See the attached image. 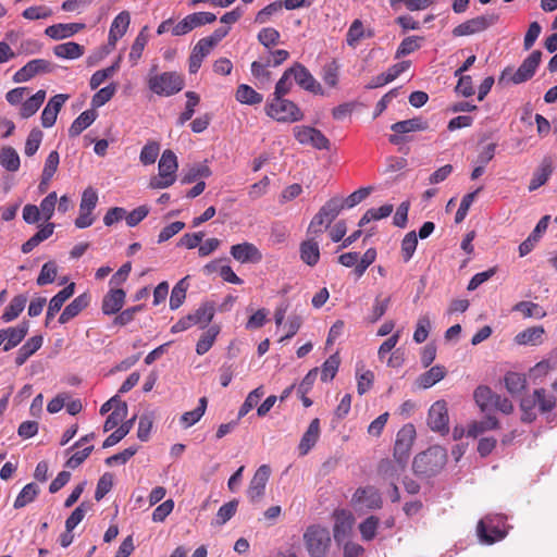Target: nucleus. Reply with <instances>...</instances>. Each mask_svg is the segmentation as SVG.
Returning a JSON list of instances; mask_svg holds the SVG:
<instances>
[{
  "instance_id": "1",
  "label": "nucleus",
  "mask_w": 557,
  "mask_h": 557,
  "mask_svg": "<svg viewBox=\"0 0 557 557\" xmlns=\"http://www.w3.org/2000/svg\"><path fill=\"white\" fill-rule=\"evenodd\" d=\"M304 545L310 557H327L332 539L326 527L311 524L302 534Z\"/></svg>"
},
{
  "instance_id": "2",
  "label": "nucleus",
  "mask_w": 557,
  "mask_h": 557,
  "mask_svg": "<svg viewBox=\"0 0 557 557\" xmlns=\"http://www.w3.org/2000/svg\"><path fill=\"white\" fill-rule=\"evenodd\" d=\"M445 463V449L440 446H432L414 457L412 468L416 474L431 476L441 471Z\"/></svg>"
},
{
  "instance_id": "3",
  "label": "nucleus",
  "mask_w": 557,
  "mask_h": 557,
  "mask_svg": "<svg viewBox=\"0 0 557 557\" xmlns=\"http://www.w3.org/2000/svg\"><path fill=\"white\" fill-rule=\"evenodd\" d=\"M343 209L344 201L342 198L333 197L327 200L312 218L307 234H322L324 230L331 226Z\"/></svg>"
},
{
  "instance_id": "4",
  "label": "nucleus",
  "mask_w": 557,
  "mask_h": 557,
  "mask_svg": "<svg viewBox=\"0 0 557 557\" xmlns=\"http://www.w3.org/2000/svg\"><path fill=\"white\" fill-rule=\"evenodd\" d=\"M265 112L270 117L283 123L298 122L304 119V113L297 104L284 98H273L265 106Z\"/></svg>"
},
{
  "instance_id": "5",
  "label": "nucleus",
  "mask_w": 557,
  "mask_h": 557,
  "mask_svg": "<svg viewBox=\"0 0 557 557\" xmlns=\"http://www.w3.org/2000/svg\"><path fill=\"white\" fill-rule=\"evenodd\" d=\"M148 86L153 94L169 97L180 92L184 88V79L175 72H164L150 75Z\"/></svg>"
},
{
  "instance_id": "6",
  "label": "nucleus",
  "mask_w": 557,
  "mask_h": 557,
  "mask_svg": "<svg viewBox=\"0 0 557 557\" xmlns=\"http://www.w3.org/2000/svg\"><path fill=\"white\" fill-rule=\"evenodd\" d=\"M541 59L542 52L540 50H534L527 59L523 60L515 73H512L510 69H505L498 79V83L502 84L505 81H508L513 84H521L529 81L535 74L536 69L541 63Z\"/></svg>"
},
{
  "instance_id": "7",
  "label": "nucleus",
  "mask_w": 557,
  "mask_h": 557,
  "mask_svg": "<svg viewBox=\"0 0 557 557\" xmlns=\"http://www.w3.org/2000/svg\"><path fill=\"white\" fill-rule=\"evenodd\" d=\"M214 317V306L210 302L202 304L194 313L187 314L180 319L171 327L172 333H180L188 330L194 325H199L201 329L206 327Z\"/></svg>"
},
{
  "instance_id": "8",
  "label": "nucleus",
  "mask_w": 557,
  "mask_h": 557,
  "mask_svg": "<svg viewBox=\"0 0 557 557\" xmlns=\"http://www.w3.org/2000/svg\"><path fill=\"white\" fill-rule=\"evenodd\" d=\"M502 517L492 518L490 516L480 520L476 527V533L481 543L493 544L503 540L507 532L500 528Z\"/></svg>"
},
{
  "instance_id": "9",
  "label": "nucleus",
  "mask_w": 557,
  "mask_h": 557,
  "mask_svg": "<svg viewBox=\"0 0 557 557\" xmlns=\"http://www.w3.org/2000/svg\"><path fill=\"white\" fill-rule=\"evenodd\" d=\"M499 16L497 14H485L473 18H470L453 29L455 37L470 36L476 33H481L488 27L495 25L498 22Z\"/></svg>"
},
{
  "instance_id": "10",
  "label": "nucleus",
  "mask_w": 557,
  "mask_h": 557,
  "mask_svg": "<svg viewBox=\"0 0 557 557\" xmlns=\"http://www.w3.org/2000/svg\"><path fill=\"white\" fill-rule=\"evenodd\" d=\"M294 136L301 145H310L319 150H329L330 140L322 134L321 131L311 126H296L294 127Z\"/></svg>"
},
{
  "instance_id": "11",
  "label": "nucleus",
  "mask_w": 557,
  "mask_h": 557,
  "mask_svg": "<svg viewBox=\"0 0 557 557\" xmlns=\"http://www.w3.org/2000/svg\"><path fill=\"white\" fill-rule=\"evenodd\" d=\"M429 128L428 122L422 117H413L409 120H404L394 123L391 126V129L395 133L392 134L388 138L389 143L393 145H399L403 143L404 138L403 134L412 133V132H422Z\"/></svg>"
},
{
  "instance_id": "12",
  "label": "nucleus",
  "mask_w": 557,
  "mask_h": 557,
  "mask_svg": "<svg viewBox=\"0 0 557 557\" xmlns=\"http://www.w3.org/2000/svg\"><path fill=\"white\" fill-rule=\"evenodd\" d=\"M354 524L355 518L350 511L345 509L335 510L333 527L334 540L338 544L346 541L352 532Z\"/></svg>"
},
{
  "instance_id": "13",
  "label": "nucleus",
  "mask_w": 557,
  "mask_h": 557,
  "mask_svg": "<svg viewBox=\"0 0 557 557\" xmlns=\"http://www.w3.org/2000/svg\"><path fill=\"white\" fill-rule=\"evenodd\" d=\"M416 429L413 424H405L396 435L394 458H400L401 460L405 459L408 461Z\"/></svg>"
},
{
  "instance_id": "14",
  "label": "nucleus",
  "mask_w": 557,
  "mask_h": 557,
  "mask_svg": "<svg viewBox=\"0 0 557 557\" xmlns=\"http://www.w3.org/2000/svg\"><path fill=\"white\" fill-rule=\"evenodd\" d=\"M448 408L445 400L435 401L430 410L428 417L429 426L436 432H448Z\"/></svg>"
},
{
  "instance_id": "15",
  "label": "nucleus",
  "mask_w": 557,
  "mask_h": 557,
  "mask_svg": "<svg viewBox=\"0 0 557 557\" xmlns=\"http://www.w3.org/2000/svg\"><path fill=\"white\" fill-rule=\"evenodd\" d=\"M29 323L22 321L13 327L0 330V346L3 345V350L9 351L16 347L27 335Z\"/></svg>"
},
{
  "instance_id": "16",
  "label": "nucleus",
  "mask_w": 557,
  "mask_h": 557,
  "mask_svg": "<svg viewBox=\"0 0 557 557\" xmlns=\"http://www.w3.org/2000/svg\"><path fill=\"white\" fill-rule=\"evenodd\" d=\"M52 71V66L49 61L45 59H34L27 62L13 75L14 83L28 82L37 74L49 73Z\"/></svg>"
},
{
  "instance_id": "17",
  "label": "nucleus",
  "mask_w": 557,
  "mask_h": 557,
  "mask_svg": "<svg viewBox=\"0 0 557 557\" xmlns=\"http://www.w3.org/2000/svg\"><path fill=\"white\" fill-rule=\"evenodd\" d=\"M321 235L322 234H307V239L300 243V259L309 267H314L320 260L319 238Z\"/></svg>"
},
{
  "instance_id": "18",
  "label": "nucleus",
  "mask_w": 557,
  "mask_h": 557,
  "mask_svg": "<svg viewBox=\"0 0 557 557\" xmlns=\"http://www.w3.org/2000/svg\"><path fill=\"white\" fill-rule=\"evenodd\" d=\"M270 474L271 468L268 465H262L257 469L247 491L251 502H257L263 496Z\"/></svg>"
},
{
  "instance_id": "19",
  "label": "nucleus",
  "mask_w": 557,
  "mask_h": 557,
  "mask_svg": "<svg viewBox=\"0 0 557 557\" xmlns=\"http://www.w3.org/2000/svg\"><path fill=\"white\" fill-rule=\"evenodd\" d=\"M289 72L301 88L313 94H322L321 85L302 64L296 63L289 67Z\"/></svg>"
},
{
  "instance_id": "20",
  "label": "nucleus",
  "mask_w": 557,
  "mask_h": 557,
  "mask_svg": "<svg viewBox=\"0 0 557 557\" xmlns=\"http://www.w3.org/2000/svg\"><path fill=\"white\" fill-rule=\"evenodd\" d=\"M126 293L122 288L111 286L103 296L101 310L106 315H112L121 311L125 304Z\"/></svg>"
},
{
  "instance_id": "21",
  "label": "nucleus",
  "mask_w": 557,
  "mask_h": 557,
  "mask_svg": "<svg viewBox=\"0 0 557 557\" xmlns=\"http://www.w3.org/2000/svg\"><path fill=\"white\" fill-rule=\"evenodd\" d=\"M232 257L242 263H258L262 260V253L251 243H242L231 247Z\"/></svg>"
},
{
  "instance_id": "22",
  "label": "nucleus",
  "mask_w": 557,
  "mask_h": 557,
  "mask_svg": "<svg viewBox=\"0 0 557 557\" xmlns=\"http://www.w3.org/2000/svg\"><path fill=\"white\" fill-rule=\"evenodd\" d=\"M407 466V460H401L400 458L383 459L379 463V474L385 480H389L392 482H396V480L400 476V474L405 471Z\"/></svg>"
},
{
  "instance_id": "23",
  "label": "nucleus",
  "mask_w": 557,
  "mask_h": 557,
  "mask_svg": "<svg viewBox=\"0 0 557 557\" xmlns=\"http://www.w3.org/2000/svg\"><path fill=\"white\" fill-rule=\"evenodd\" d=\"M129 23L131 15L127 11H122L114 17L109 30V46H111L112 48L115 47L117 40L121 39L127 32Z\"/></svg>"
},
{
  "instance_id": "24",
  "label": "nucleus",
  "mask_w": 557,
  "mask_h": 557,
  "mask_svg": "<svg viewBox=\"0 0 557 557\" xmlns=\"http://www.w3.org/2000/svg\"><path fill=\"white\" fill-rule=\"evenodd\" d=\"M550 216L544 215L532 233L528 236L525 240H523L519 246V255L520 257H524L528 253H530L533 248L535 247V244L540 240L541 236L546 232L548 224H549Z\"/></svg>"
},
{
  "instance_id": "25",
  "label": "nucleus",
  "mask_w": 557,
  "mask_h": 557,
  "mask_svg": "<svg viewBox=\"0 0 557 557\" xmlns=\"http://www.w3.org/2000/svg\"><path fill=\"white\" fill-rule=\"evenodd\" d=\"M352 500L369 509H376L382 505L381 495L373 486L358 488L354 494Z\"/></svg>"
},
{
  "instance_id": "26",
  "label": "nucleus",
  "mask_w": 557,
  "mask_h": 557,
  "mask_svg": "<svg viewBox=\"0 0 557 557\" xmlns=\"http://www.w3.org/2000/svg\"><path fill=\"white\" fill-rule=\"evenodd\" d=\"M553 173V159L544 157L539 168L534 171L529 184V190L534 191L543 186Z\"/></svg>"
},
{
  "instance_id": "27",
  "label": "nucleus",
  "mask_w": 557,
  "mask_h": 557,
  "mask_svg": "<svg viewBox=\"0 0 557 557\" xmlns=\"http://www.w3.org/2000/svg\"><path fill=\"white\" fill-rule=\"evenodd\" d=\"M90 297L87 294L77 296L72 302H70L59 317L61 324L67 323L70 320L79 314L88 305Z\"/></svg>"
},
{
  "instance_id": "28",
  "label": "nucleus",
  "mask_w": 557,
  "mask_h": 557,
  "mask_svg": "<svg viewBox=\"0 0 557 557\" xmlns=\"http://www.w3.org/2000/svg\"><path fill=\"white\" fill-rule=\"evenodd\" d=\"M320 436V420L314 418L307 431L304 433L298 449L300 455L305 456L309 453V450L315 445Z\"/></svg>"
},
{
  "instance_id": "29",
  "label": "nucleus",
  "mask_w": 557,
  "mask_h": 557,
  "mask_svg": "<svg viewBox=\"0 0 557 557\" xmlns=\"http://www.w3.org/2000/svg\"><path fill=\"white\" fill-rule=\"evenodd\" d=\"M85 27L84 24L69 23L48 26L45 34L52 39L60 40L73 36Z\"/></svg>"
},
{
  "instance_id": "30",
  "label": "nucleus",
  "mask_w": 557,
  "mask_h": 557,
  "mask_svg": "<svg viewBox=\"0 0 557 557\" xmlns=\"http://www.w3.org/2000/svg\"><path fill=\"white\" fill-rule=\"evenodd\" d=\"M545 330L543 326H531L515 336V342L518 345L536 346L542 344Z\"/></svg>"
},
{
  "instance_id": "31",
  "label": "nucleus",
  "mask_w": 557,
  "mask_h": 557,
  "mask_svg": "<svg viewBox=\"0 0 557 557\" xmlns=\"http://www.w3.org/2000/svg\"><path fill=\"white\" fill-rule=\"evenodd\" d=\"M75 289V284L71 283L67 286H65L62 290H60L57 295H54L48 306L47 310V323L51 318L54 317L55 313H58L61 308L63 307L64 302L73 296Z\"/></svg>"
},
{
  "instance_id": "32",
  "label": "nucleus",
  "mask_w": 557,
  "mask_h": 557,
  "mask_svg": "<svg viewBox=\"0 0 557 557\" xmlns=\"http://www.w3.org/2000/svg\"><path fill=\"white\" fill-rule=\"evenodd\" d=\"M97 112L94 109L82 112L71 124L69 135L76 137L81 135L87 127H89L97 119Z\"/></svg>"
},
{
  "instance_id": "33",
  "label": "nucleus",
  "mask_w": 557,
  "mask_h": 557,
  "mask_svg": "<svg viewBox=\"0 0 557 557\" xmlns=\"http://www.w3.org/2000/svg\"><path fill=\"white\" fill-rule=\"evenodd\" d=\"M44 343L41 335L30 337L18 350L15 357L16 366H23L27 359L33 356Z\"/></svg>"
},
{
  "instance_id": "34",
  "label": "nucleus",
  "mask_w": 557,
  "mask_h": 557,
  "mask_svg": "<svg viewBox=\"0 0 557 557\" xmlns=\"http://www.w3.org/2000/svg\"><path fill=\"white\" fill-rule=\"evenodd\" d=\"M177 168L178 163L175 153L170 149L164 150L158 164L159 176L176 178L175 173Z\"/></svg>"
},
{
  "instance_id": "35",
  "label": "nucleus",
  "mask_w": 557,
  "mask_h": 557,
  "mask_svg": "<svg viewBox=\"0 0 557 557\" xmlns=\"http://www.w3.org/2000/svg\"><path fill=\"white\" fill-rule=\"evenodd\" d=\"M446 373V369L443 366H434L418 377V386L423 389L429 388L443 380Z\"/></svg>"
},
{
  "instance_id": "36",
  "label": "nucleus",
  "mask_w": 557,
  "mask_h": 557,
  "mask_svg": "<svg viewBox=\"0 0 557 557\" xmlns=\"http://www.w3.org/2000/svg\"><path fill=\"white\" fill-rule=\"evenodd\" d=\"M499 428V422L494 416H487L481 421H474L469 424L467 435L470 437H478L484 432L496 430Z\"/></svg>"
},
{
  "instance_id": "37",
  "label": "nucleus",
  "mask_w": 557,
  "mask_h": 557,
  "mask_svg": "<svg viewBox=\"0 0 557 557\" xmlns=\"http://www.w3.org/2000/svg\"><path fill=\"white\" fill-rule=\"evenodd\" d=\"M46 99V91L38 90L35 95L24 101L21 106L20 114L23 119H28L34 115L41 107Z\"/></svg>"
},
{
  "instance_id": "38",
  "label": "nucleus",
  "mask_w": 557,
  "mask_h": 557,
  "mask_svg": "<svg viewBox=\"0 0 557 557\" xmlns=\"http://www.w3.org/2000/svg\"><path fill=\"white\" fill-rule=\"evenodd\" d=\"M27 302V297L25 295H17L12 298L9 306L5 308L4 312L1 315V320L5 323L15 320L21 312L24 310Z\"/></svg>"
},
{
  "instance_id": "39",
  "label": "nucleus",
  "mask_w": 557,
  "mask_h": 557,
  "mask_svg": "<svg viewBox=\"0 0 557 557\" xmlns=\"http://www.w3.org/2000/svg\"><path fill=\"white\" fill-rule=\"evenodd\" d=\"M208 400L206 397L199 399L198 406L191 411L183 413L180 418V422L184 429H188L196 424L205 414L207 409Z\"/></svg>"
},
{
  "instance_id": "40",
  "label": "nucleus",
  "mask_w": 557,
  "mask_h": 557,
  "mask_svg": "<svg viewBox=\"0 0 557 557\" xmlns=\"http://www.w3.org/2000/svg\"><path fill=\"white\" fill-rule=\"evenodd\" d=\"M53 52L58 58L62 59H78L84 54V47L74 41H67L57 45Z\"/></svg>"
},
{
  "instance_id": "41",
  "label": "nucleus",
  "mask_w": 557,
  "mask_h": 557,
  "mask_svg": "<svg viewBox=\"0 0 557 557\" xmlns=\"http://www.w3.org/2000/svg\"><path fill=\"white\" fill-rule=\"evenodd\" d=\"M236 100L244 104H259L262 102L263 97L257 92L252 87L246 84H240L235 94Z\"/></svg>"
},
{
  "instance_id": "42",
  "label": "nucleus",
  "mask_w": 557,
  "mask_h": 557,
  "mask_svg": "<svg viewBox=\"0 0 557 557\" xmlns=\"http://www.w3.org/2000/svg\"><path fill=\"white\" fill-rule=\"evenodd\" d=\"M512 311L521 312L524 318L543 319L546 311L536 302L519 301L512 307Z\"/></svg>"
},
{
  "instance_id": "43",
  "label": "nucleus",
  "mask_w": 557,
  "mask_h": 557,
  "mask_svg": "<svg viewBox=\"0 0 557 557\" xmlns=\"http://www.w3.org/2000/svg\"><path fill=\"white\" fill-rule=\"evenodd\" d=\"M0 164L7 171L16 172L20 169V157L16 150L10 146L0 150Z\"/></svg>"
},
{
  "instance_id": "44",
  "label": "nucleus",
  "mask_w": 557,
  "mask_h": 557,
  "mask_svg": "<svg viewBox=\"0 0 557 557\" xmlns=\"http://www.w3.org/2000/svg\"><path fill=\"white\" fill-rule=\"evenodd\" d=\"M188 278H189V276L183 277L173 287L171 296H170V308L172 310H176L183 305V302L186 298V292L189 286Z\"/></svg>"
},
{
  "instance_id": "45",
  "label": "nucleus",
  "mask_w": 557,
  "mask_h": 557,
  "mask_svg": "<svg viewBox=\"0 0 557 557\" xmlns=\"http://www.w3.org/2000/svg\"><path fill=\"white\" fill-rule=\"evenodd\" d=\"M148 26H144L135 38L128 54L132 65H136L141 58L143 51L148 42V35L146 34Z\"/></svg>"
},
{
  "instance_id": "46",
  "label": "nucleus",
  "mask_w": 557,
  "mask_h": 557,
  "mask_svg": "<svg viewBox=\"0 0 557 557\" xmlns=\"http://www.w3.org/2000/svg\"><path fill=\"white\" fill-rule=\"evenodd\" d=\"M211 171L208 165L203 163L193 164L184 171L182 183L190 184L196 182L198 178L209 177Z\"/></svg>"
},
{
  "instance_id": "47",
  "label": "nucleus",
  "mask_w": 557,
  "mask_h": 557,
  "mask_svg": "<svg viewBox=\"0 0 557 557\" xmlns=\"http://www.w3.org/2000/svg\"><path fill=\"white\" fill-rule=\"evenodd\" d=\"M366 36L371 37L372 33L369 30L366 34L363 23L360 20H355L346 34V42L349 47L355 48Z\"/></svg>"
},
{
  "instance_id": "48",
  "label": "nucleus",
  "mask_w": 557,
  "mask_h": 557,
  "mask_svg": "<svg viewBox=\"0 0 557 557\" xmlns=\"http://www.w3.org/2000/svg\"><path fill=\"white\" fill-rule=\"evenodd\" d=\"M495 396L496 394L485 385L478 386L473 394L474 400L482 411L492 408Z\"/></svg>"
},
{
  "instance_id": "49",
  "label": "nucleus",
  "mask_w": 557,
  "mask_h": 557,
  "mask_svg": "<svg viewBox=\"0 0 557 557\" xmlns=\"http://www.w3.org/2000/svg\"><path fill=\"white\" fill-rule=\"evenodd\" d=\"M126 414L127 404L125 401H119V405H116L113 411L108 416L103 425V431L109 432L116 428Z\"/></svg>"
},
{
  "instance_id": "50",
  "label": "nucleus",
  "mask_w": 557,
  "mask_h": 557,
  "mask_svg": "<svg viewBox=\"0 0 557 557\" xmlns=\"http://www.w3.org/2000/svg\"><path fill=\"white\" fill-rule=\"evenodd\" d=\"M220 329L216 325L209 327L205 331L196 345V352L198 355H205L214 344Z\"/></svg>"
},
{
  "instance_id": "51",
  "label": "nucleus",
  "mask_w": 557,
  "mask_h": 557,
  "mask_svg": "<svg viewBox=\"0 0 557 557\" xmlns=\"http://www.w3.org/2000/svg\"><path fill=\"white\" fill-rule=\"evenodd\" d=\"M136 417L123 422L113 433H111L103 442V448L111 447L123 440L132 430Z\"/></svg>"
},
{
  "instance_id": "52",
  "label": "nucleus",
  "mask_w": 557,
  "mask_h": 557,
  "mask_svg": "<svg viewBox=\"0 0 557 557\" xmlns=\"http://www.w3.org/2000/svg\"><path fill=\"white\" fill-rule=\"evenodd\" d=\"M39 493L35 483L26 484L14 500V508L20 509L32 503Z\"/></svg>"
},
{
  "instance_id": "53",
  "label": "nucleus",
  "mask_w": 557,
  "mask_h": 557,
  "mask_svg": "<svg viewBox=\"0 0 557 557\" xmlns=\"http://www.w3.org/2000/svg\"><path fill=\"white\" fill-rule=\"evenodd\" d=\"M505 386L511 395L520 394L527 385L524 375L517 372H508L505 377Z\"/></svg>"
},
{
  "instance_id": "54",
  "label": "nucleus",
  "mask_w": 557,
  "mask_h": 557,
  "mask_svg": "<svg viewBox=\"0 0 557 557\" xmlns=\"http://www.w3.org/2000/svg\"><path fill=\"white\" fill-rule=\"evenodd\" d=\"M391 304V297L382 295H377L374 299V304L372 306V310L368 317V321L370 323L377 322L386 312Z\"/></svg>"
},
{
  "instance_id": "55",
  "label": "nucleus",
  "mask_w": 557,
  "mask_h": 557,
  "mask_svg": "<svg viewBox=\"0 0 557 557\" xmlns=\"http://www.w3.org/2000/svg\"><path fill=\"white\" fill-rule=\"evenodd\" d=\"M116 89L117 85L115 83H111L110 85L99 89L91 98L92 109L100 108L109 102L115 95Z\"/></svg>"
},
{
  "instance_id": "56",
  "label": "nucleus",
  "mask_w": 557,
  "mask_h": 557,
  "mask_svg": "<svg viewBox=\"0 0 557 557\" xmlns=\"http://www.w3.org/2000/svg\"><path fill=\"white\" fill-rule=\"evenodd\" d=\"M186 106L185 110L181 113V115L177 119L178 125H184L187 121H189L194 113L195 108L199 104L200 97L195 91H187L186 92Z\"/></svg>"
},
{
  "instance_id": "57",
  "label": "nucleus",
  "mask_w": 557,
  "mask_h": 557,
  "mask_svg": "<svg viewBox=\"0 0 557 557\" xmlns=\"http://www.w3.org/2000/svg\"><path fill=\"white\" fill-rule=\"evenodd\" d=\"M263 395H264L263 386H259V387L255 388L253 391H251L247 395L242 407L239 408L238 419H242L243 417H245L253 407H256L258 405V403L260 401V399L263 397Z\"/></svg>"
},
{
  "instance_id": "58",
  "label": "nucleus",
  "mask_w": 557,
  "mask_h": 557,
  "mask_svg": "<svg viewBox=\"0 0 557 557\" xmlns=\"http://www.w3.org/2000/svg\"><path fill=\"white\" fill-rule=\"evenodd\" d=\"M339 363L341 359L337 352L330 356L321 367V380L323 382L333 380L338 371Z\"/></svg>"
},
{
  "instance_id": "59",
  "label": "nucleus",
  "mask_w": 557,
  "mask_h": 557,
  "mask_svg": "<svg viewBox=\"0 0 557 557\" xmlns=\"http://www.w3.org/2000/svg\"><path fill=\"white\" fill-rule=\"evenodd\" d=\"M537 406V398L534 393L530 396H527L521 399L520 408L522 411L521 420L523 422H532L536 418V413L534 411L535 407Z\"/></svg>"
},
{
  "instance_id": "60",
  "label": "nucleus",
  "mask_w": 557,
  "mask_h": 557,
  "mask_svg": "<svg viewBox=\"0 0 557 557\" xmlns=\"http://www.w3.org/2000/svg\"><path fill=\"white\" fill-rule=\"evenodd\" d=\"M283 9L282 1H274L268 5H265L263 9H261L255 16V23L262 25L267 24L271 17L277 13H280Z\"/></svg>"
},
{
  "instance_id": "61",
  "label": "nucleus",
  "mask_w": 557,
  "mask_h": 557,
  "mask_svg": "<svg viewBox=\"0 0 557 557\" xmlns=\"http://www.w3.org/2000/svg\"><path fill=\"white\" fill-rule=\"evenodd\" d=\"M418 246V237L414 231H411L405 235L401 240V257L405 262H408Z\"/></svg>"
},
{
  "instance_id": "62",
  "label": "nucleus",
  "mask_w": 557,
  "mask_h": 557,
  "mask_svg": "<svg viewBox=\"0 0 557 557\" xmlns=\"http://www.w3.org/2000/svg\"><path fill=\"white\" fill-rule=\"evenodd\" d=\"M259 42L265 48H271L280 42L281 35L277 29L273 27H264L258 33Z\"/></svg>"
},
{
  "instance_id": "63",
  "label": "nucleus",
  "mask_w": 557,
  "mask_h": 557,
  "mask_svg": "<svg viewBox=\"0 0 557 557\" xmlns=\"http://www.w3.org/2000/svg\"><path fill=\"white\" fill-rule=\"evenodd\" d=\"M159 152L160 145L156 141H150L143 147L139 154V160L145 165L153 164L158 158Z\"/></svg>"
},
{
  "instance_id": "64",
  "label": "nucleus",
  "mask_w": 557,
  "mask_h": 557,
  "mask_svg": "<svg viewBox=\"0 0 557 557\" xmlns=\"http://www.w3.org/2000/svg\"><path fill=\"white\" fill-rule=\"evenodd\" d=\"M338 72L339 65L335 60L326 63L322 69V79L325 85L335 87L338 83Z\"/></svg>"
}]
</instances>
